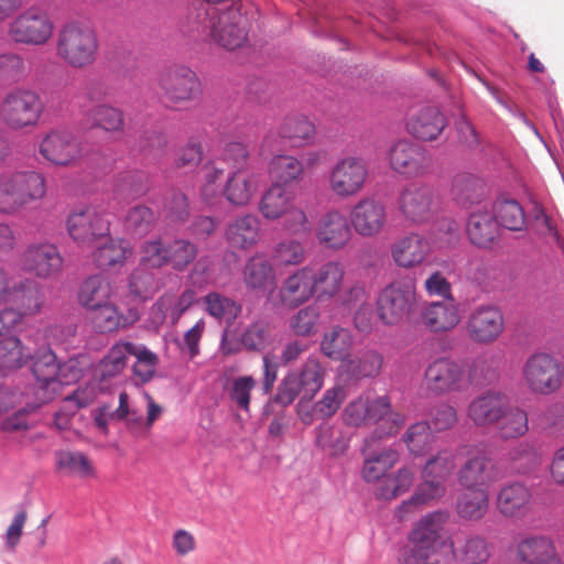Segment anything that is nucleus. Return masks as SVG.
Instances as JSON below:
<instances>
[{
    "mask_svg": "<svg viewBox=\"0 0 564 564\" xmlns=\"http://www.w3.org/2000/svg\"><path fill=\"white\" fill-rule=\"evenodd\" d=\"M344 267L337 261H327L318 267H311L312 283L317 299L332 297L341 288Z\"/></svg>",
    "mask_w": 564,
    "mask_h": 564,
    "instance_id": "nucleus-30",
    "label": "nucleus"
},
{
    "mask_svg": "<svg viewBox=\"0 0 564 564\" xmlns=\"http://www.w3.org/2000/svg\"><path fill=\"white\" fill-rule=\"evenodd\" d=\"M521 561L530 564H562L556 557L552 540L538 535L521 540L518 544Z\"/></svg>",
    "mask_w": 564,
    "mask_h": 564,
    "instance_id": "nucleus-34",
    "label": "nucleus"
},
{
    "mask_svg": "<svg viewBox=\"0 0 564 564\" xmlns=\"http://www.w3.org/2000/svg\"><path fill=\"white\" fill-rule=\"evenodd\" d=\"M56 457V464L61 470H66L72 475H78L82 478L95 476L94 467L86 455L80 452H58Z\"/></svg>",
    "mask_w": 564,
    "mask_h": 564,
    "instance_id": "nucleus-58",
    "label": "nucleus"
},
{
    "mask_svg": "<svg viewBox=\"0 0 564 564\" xmlns=\"http://www.w3.org/2000/svg\"><path fill=\"white\" fill-rule=\"evenodd\" d=\"M415 305V290L412 285L392 282L384 286L377 296L378 318L389 326L403 322Z\"/></svg>",
    "mask_w": 564,
    "mask_h": 564,
    "instance_id": "nucleus-7",
    "label": "nucleus"
},
{
    "mask_svg": "<svg viewBox=\"0 0 564 564\" xmlns=\"http://www.w3.org/2000/svg\"><path fill=\"white\" fill-rule=\"evenodd\" d=\"M451 193L458 205L467 208L482 199L485 185L479 177L470 173H459L453 180Z\"/></svg>",
    "mask_w": 564,
    "mask_h": 564,
    "instance_id": "nucleus-40",
    "label": "nucleus"
},
{
    "mask_svg": "<svg viewBox=\"0 0 564 564\" xmlns=\"http://www.w3.org/2000/svg\"><path fill=\"white\" fill-rule=\"evenodd\" d=\"M386 207L373 198L359 200L351 210L350 220L357 234L370 237L380 232L386 223Z\"/></svg>",
    "mask_w": 564,
    "mask_h": 564,
    "instance_id": "nucleus-22",
    "label": "nucleus"
},
{
    "mask_svg": "<svg viewBox=\"0 0 564 564\" xmlns=\"http://www.w3.org/2000/svg\"><path fill=\"white\" fill-rule=\"evenodd\" d=\"M149 269L155 268L144 263V253H142L139 267L129 276V290L137 297L147 299L159 289V280Z\"/></svg>",
    "mask_w": 564,
    "mask_h": 564,
    "instance_id": "nucleus-52",
    "label": "nucleus"
},
{
    "mask_svg": "<svg viewBox=\"0 0 564 564\" xmlns=\"http://www.w3.org/2000/svg\"><path fill=\"white\" fill-rule=\"evenodd\" d=\"M164 216L172 221H184L188 217V200L184 193L171 189L163 204Z\"/></svg>",
    "mask_w": 564,
    "mask_h": 564,
    "instance_id": "nucleus-64",
    "label": "nucleus"
},
{
    "mask_svg": "<svg viewBox=\"0 0 564 564\" xmlns=\"http://www.w3.org/2000/svg\"><path fill=\"white\" fill-rule=\"evenodd\" d=\"M100 240L102 243L98 245L93 253L95 265L100 270L122 267L128 254L131 253L128 243L123 240H115L110 235Z\"/></svg>",
    "mask_w": 564,
    "mask_h": 564,
    "instance_id": "nucleus-39",
    "label": "nucleus"
},
{
    "mask_svg": "<svg viewBox=\"0 0 564 564\" xmlns=\"http://www.w3.org/2000/svg\"><path fill=\"white\" fill-rule=\"evenodd\" d=\"M399 208L408 220L424 223L437 210L438 200L432 187L411 184L401 193Z\"/></svg>",
    "mask_w": 564,
    "mask_h": 564,
    "instance_id": "nucleus-14",
    "label": "nucleus"
},
{
    "mask_svg": "<svg viewBox=\"0 0 564 564\" xmlns=\"http://www.w3.org/2000/svg\"><path fill=\"white\" fill-rule=\"evenodd\" d=\"M496 425L501 438L510 440L520 437L528 431L527 412L517 406H510L507 401L503 414L499 417Z\"/></svg>",
    "mask_w": 564,
    "mask_h": 564,
    "instance_id": "nucleus-50",
    "label": "nucleus"
},
{
    "mask_svg": "<svg viewBox=\"0 0 564 564\" xmlns=\"http://www.w3.org/2000/svg\"><path fill=\"white\" fill-rule=\"evenodd\" d=\"M134 344L126 341L113 345L95 368V376L106 381L118 376L126 367L129 352H133Z\"/></svg>",
    "mask_w": 564,
    "mask_h": 564,
    "instance_id": "nucleus-41",
    "label": "nucleus"
},
{
    "mask_svg": "<svg viewBox=\"0 0 564 564\" xmlns=\"http://www.w3.org/2000/svg\"><path fill=\"white\" fill-rule=\"evenodd\" d=\"M350 236L347 218L337 210L327 213L317 230L321 243L332 249L343 248L349 241Z\"/></svg>",
    "mask_w": 564,
    "mask_h": 564,
    "instance_id": "nucleus-31",
    "label": "nucleus"
},
{
    "mask_svg": "<svg viewBox=\"0 0 564 564\" xmlns=\"http://www.w3.org/2000/svg\"><path fill=\"white\" fill-rule=\"evenodd\" d=\"M62 264V256L56 246L51 243L31 245L22 256L23 269L42 278L55 274Z\"/></svg>",
    "mask_w": 564,
    "mask_h": 564,
    "instance_id": "nucleus-21",
    "label": "nucleus"
},
{
    "mask_svg": "<svg viewBox=\"0 0 564 564\" xmlns=\"http://www.w3.org/2000/svg\"><path fill=\"white\" fill-rule=\"evenodd\" d=\"M196 301V292L193 289H185L174 301L162 296L156 305L175 323Z\"/></svg>",
    "mask_w": 564,
    "mask_h": 564,
    "instance_id": "nucleus-59",
    "label": "nucleus"
},
{
    "mask_svg": "<svg viewBox=\"0 0 564 564\" xmlns=\"http://www.w3.org/2000/svg\"><path fill=\"white\" fill-rule=\"evenodd\" d=\"M110 282L101 274L87 278L79 290V302L87 308H97L109 303L111 295Z\"/></svg>",
    "mask_w": 564,
    "mask_h": 564,
    "instance_id": "nucleus-44",
    "label": "nucleus"
},
{
    "mask_svg": "<svg viewBox=\"0 0 564 564\" xmlns=\"http://www.w3.org/2000/svg\"><path fill=\"white\" fill-rule=\"evenodd\" d=\"M229 0H203L188 8L181 31L194 40H213L226 50L241 47L248 40V19L236 8L216 7Z\"/></svg>",
    "mask_w": 564,
    "mask_h": 564,
    "instance_id": "nucleus-2",
    "label": "nucleus"
},
{
    "mask_svg": "<svg viewBox=\"0 0 564 564\" xmlns=\"http://www.w3.org/2000/svg\"><path fill=\"white\" fill-rule=\"evenodd\" d=\"M352 344V335L347 328L334 326L324 334L321 350L333 360H345L350 356Z\"/></svg>",
    "mask_w": 564,
    "mask_h": 564,
    "instance_id": "nucleus-45",
    "label": "nucleus"
},
{
    "mask_svg": "<svg viewBox=\"0 0 564 564\" xmlns=\"http://www.w3.org/2000/svg\"><path fill=\"white\" fill-rule=\"evenodd\" d=\"M391 252L399 267L412 268L423 262L430 252V243L423 236L410 234L398 240Z\"/></svg>",
    "mask_w": 564,
    "mask_h": 564,
    "instance_id": "nucleus-29",
    "label": "nucleus"
},
{
    "mask_svg": "<svg viewBox=\"0 0 564 564\" xmlns=\"http://www.w3.org/2000/svg\"><path fill=\"white\" fill-rule=\"evenodd\" d=\"M89 119L96 127L102 128L105 131H118L123 127V115L121 110L100 105L89 111Z\"/></svg>",
    "mask_w": 564,
    "mask_h": 564,
    "instance_id": "nucleus-61",
    "label": "nucleus"
},
{
    "mask_svg": "<svg viewBox=\"0 0 564 564\" xmlns=\"http://www.w3.org/2000/svg\"><path fill=\"white\" fill-rule=\"evenodd\" d=\"M443 512L436 511L424 516L409 534L411 549L404 556V564H438L436 543L440 539Z\"/></svg>",
    "mask_w": 564,
    "mask_h": 564,
    "instance_id": "nucleus-5",
    "label": "nucleus"
},
{
    "mask_svg": "<svg viewBox=\"0 0 564 564\" xmlns=\"http://www.w3.org/2000/svg\"><path fill=\"white\" fill-rule=\"evenodd\" d=\"M507 401L503 393L487 391L469 403L467 416L476 426L494 425L503 414Z\"/></svg>",
    "mask_w": 564,
    "mask_h": 564,
    "instance_id": "nucleus-23",
    "label": "nucleus"
},
{
    "mask_svg": "<svg viewBox=\"0 0 564 564\" xmlns=\"http://www.w3.org/2000/svg\"><path fill=\"white\" fill-rule=\"evenodd\" d=\"M144 263L154 268L170 264L176 271L185 270L197 257L198 249L187 239L144 241L141 247Z\"/></svg>",
    "mask_w": 564,
    "mask_h": 564,
    "instance_id": "nucleus-6",
    "label": "nucleus"
},
{
    "mask_svg": "<svg viewBox=\"0 0 564 564\" xmlns=\"http://www.w3.org/2000/svg\"><path fill=\"white\" fill-rule=\"evenodd\" d=\"M457 554L464 564H482L490 556L489 543L481 535H469L457 550Z\"/></svg>",
    "mask_w": 564,
    "mask_h": 564,
    "instance_id": "nucleus-56",
    "label": "nucleus"
},
{
    "mask_svg": "<svg viewBox=\"0 0 564 564\" xmlns=\"http://www.w3.org/2000/svg\"><path fill=\"white\" fill-rule=\"evenodd\" d=\"M257 384L252 376H240L235 378L227 387L229 399L238 409L249 412L251 391Z\"/></svg>",
    "mask_w": 564,
    "mask_h": 564,
    "instance_id": "nucleus-60",
    "label": "nucleus"
},
{
    "mask_svg": "<svg viewBox=\"0 0 564 564\" xmlns=\"http://www.w3.org/2000/svg\"><path fill=\"white\" fill-rule=\"evenodd\" d=\"M225 235L231 247L248 249L260 239V220L250 214L237 217L227 226Z\"/></svg>",
    "mask_w": 564,
    "mask_h": 564,
    "instance_id": "nucleus-33",
    "label": "nucleus"
},
{
    "mask_svg": "<svg viewBox=\"0 0 564 564\" xmlns=\"http://www.w3.org/2000/svg\"><path fill=\"white\" fill-rule=\"evenodd\" d=\"M531 491L519 481H511L500 488L497 495V509L508 518L523 516L531 500Z\"/></svg>",
    "mask_w": 564,
    "mask_h": 564,
    "instance_id": "nucleus-28",
    "label": "nucleus"
},
{
    "mask_svg": "<svg viewBox=\"0 0 564 564\" xmlns=\"http://www.w3.org/2000/svg\"><path fill=\"white\" fill-rule=\"evenodd\" d=\"M491 215L498 224L510 231H521L525 228V213L521 204L514 198L498 197L494 205Z\"/></svg>",
    "mask_w": 564,
    "mask_h": 564,
    "instance_id": "nucleus-38",
    "label": "nucleus"
},
{
    "mask_svg": "<svg viewBox=\"0 0 564 564\" xmlns=\"http://www.w3.org/2000/svg\"><path fill=\"white\" fill-rule=\"evenodd\" d=\"M445 117L435 107H426L406 122V130L414 138L431 141L444 130Z\"/></svg>",
    "mask_w": 564,
    "mask_h": 564,
    "instance_id": "nucleus-32",
    "label": "nucleus"
},
{
    "mask_svg": "<svg viewBox=\"0 0 564 564\" xmlns=\"http://www.w3.org/2000/svg\"><path fill=\"white\" fill-rule=\"evenodd\" d=\"M489 509V494L486 489H467L456 500L457 516L465 521L481 520Z\"/></svg>",
    "mask_w": 564,
    "mask_h": 564,
    "instance_id": "nucleus-37",
    "label": "nucleus"
},
{
    "mask_svg": "<svg viewBox=\"0 0 564 564\" xmlns=\"http://www.w3.org/2000/svg\"><path fill=\"white\" fill-rule=\"evenodd\" d=\"M29 360L33 361L32 373L36 383H41V400L44 402H51L63 386L79 378V370H74L67 364H58L55 354L45 343L40 345L31 337L25 343L17 336L0 338V376L6 370L21 368Z\"/></svg>",
    "mask_w": 564,
    "mask_h": 564,
    "instance_id": "nucleus-1",
    "label": "nucleus"
},
{
    "mask_svg": "<svg viewBox=\"0 0 564 564\" xmlns=\"http://www.w3.org/2000/svg\"><path fill=\"white\" fill-rule=\"evenodd\" d=\"M523 376L533 392L550 394L561 387L563 369L551 355L540 352L527 360Z\"/></svg>",
    "mask_w": 564,
    "mask_h": 564,
    "instance_id": "nucleus-9",
    "label": "nucleus"
},
{
    "mask_svg": "<svg viewBox=\"0 0 564 564\" xmlns=\"http://www.w3.org/2000/svg\"><path fill=\"white\" fill-rule=\"evenodd\" d=\"M243 280L248 288L264 290L274 283L273 268L264 257L254 256L245 265Z\"/></svg>",
    "mask_w": 564,
    "mask_h": 564,
    "instance_id": "nucleus-49",
    "label": "nucleus"
},
{
    "mask_svg": "<svg viewBox=\"0 0 564 564\" xmlns=\"http://www.w3.org/2000/svg\"><path fill=\"white\" fill-rule=\"evenodd\" d=\"M269 173L274 184L284 186L303 178L304 165L293 155L278 154L269 163Z\"/></svg>",
    "mask_w": 564,
    "mask_h": 564,
    "instance_id": "nucleus-43",
    "label": "nucleus"
},
{
    "mask_svg": "<svg viewBox=\"0 0 564 564\" xmlns=\"http://www.w3.org/2000/svg\"><path fill=\"white\" fill-rule=\"evenodd\" d=\"M315 134V126L307 117L288 116L279 129L280 143L283 147L299 148L311 142Z\"/></svg>",
    "mask_w": 564,
    "mask_h": 564,
    "instance_id": "nucleus-35",
    "label": "nucleus"
},
{
    "mask_svg": "<svg viewBox=\"0 0 564 564\" xmlns=\"http://www.w3.org/2000/svg\"><path fill=\"white\" fill-rule=\"evenodd\" d=\"M303 389V399H312L323 387L324 369L319 361L310 357L300 371H295Z\"/></svg>",
    "mask_w": 564,
    "mask_h": 564,
    "instance_id": "nucleus-55",
    "label": "nucleus"
},
{
    "mask_svg": "<svg viewBox=\"0 0 564 564\" xmlns=\"http://www.w3.org/2000/svg\"><path fill=\"white\" fill-rule=\"evenodd\" d=\"M205 311L218 321L232 323L241 312V306L234 300L218 292H209L204 296Z\"/></svg>",
    "mask_w": 564,
    "mask_h": 564,
    "instance_id": "nucleus-51",
    "label": "nucleus"
},
{
    "mask_svg": "<svg viewBox=\"0 0 564 564\" xmlns=\"http://www.w3.org/2000/svg\"><path fill=\"white\" fill-rule=\"evenodd\" d=\"M281 302L291 308L297 307L315 295L311 265L296 270L288 276L279 292Z\"/></svg>",
    "mask_w": 564,
    "mask_h": 564,
    "instance_id": "nucleus-26",
    "label": "nucleus"
},
{
    "mask_svg": "<svg viewBox=\"0 0 564 564\" xmlns=\"http://www.w3.org/2000/svg\"><path fill=\"white\" fill-rule=\"evenodd\" d=\"M34 395L36 401L33 403H28L25 406H22L14 411L12 414L8 415L1 424V427L6 432H19L25 431L32 427L36 422V413L42 404L46 402L41 400L43 392L41 391V383H36L34 389Z\"/></svg>",
    "mask_w": 564,
    "mask_h": 564,
    "instance_id": "nucleus-47",
    "label": "nucleus"
},
{
    "mask_svg": "<svg viewBox=\"0 0 564 564\" xmlns=\"http://www.w3.org/2000/svg\"><path fill=\"white\" fill-rule=\"evenodd\" d=\"M40 153L54 165L74 164L83 153L79 140L69 131L54 130L40 143Z\"/></svg>",
    "mask_w": 564,
    "mask_h": 564,
    "instance_id": "nucleus-16",
    "label": "nucleus"
},
{
    "mask_svg": "<svg viewBox=\"0 0 564 564\" xmlns=\"http://www.w3.org/2000/svg\"><path fill=\"white\" fill-rule=\"evenodd\" d=\"M293 203V194L284 186L273 183L262 195L259 209L264 218L275 220L281 218Z\"/></svg>",
    "mask_w": 564,
    "mask_h": 564,
    "instance_id": "nucleus-42",
    "label": "nucleus"
},
{
    "mask_svg": "<svg viewBox=\"0 0 564 564\" xmlns=\"http://www.w3.org/2000/svg\"><path fill=\"white\" fill-rule=\"evenodd\" d=\"M315 444L327 454L339 456L347 451L349 438L339 425L324 422L315 430Z\"/></svg>",
    "mask_w": 564,
    "mask_h": 564,
    "instance_id": "nucleus-46",
    "label": "nucleus"
},
{
    "mask_svg": "<svg viewBox=\"0 0 564 564\" xmlns=\"http://www.w3.org/2000/svg\"><path fill=\"white\" fill-rule=\"evenodd\" d=\"M464 365L449 357H440L430 362L424 378L429 391L441 395L448 392H460L469 386L482 384L487 379L488 356L479 355Z\"/></svg>",
    "mask_w": 564,
    "mask_h": 564,
    "instance_id": "nucleus-3",
    "label": "nucleus"
},
{
    "mask_svg": "<svg viewBox=\"0 0 564 564\" xmlns=\"http://www.w3.org/2000/svg\"><path fill=\"white\" fill-rule=\"evenodd\" d=\"M252 192L250 176L243 171H234L224 187V196L236 206L246 205L250 200Z\"/></svg>",
    "mask_w": 564,
    "mask_h": 564,
    "instance_id": "nucleus-53",
    "label": "nucleus"
},
{
    "mask_svg": "<svg viewBox=\"0 0 564 564\" xmlns=\"http://www.w3.org/2000/svg\"><path fill=\"white\" fill-rule=\"evenodd\" d=\"M505 318L499 307L479 305L469 315L466 332L477 344L494 343L503 332Z\"/></svg>",
    "mask_w": 564,
    "mask_h": 564,
    "instance_id": "nucleus-15",
    "label": "nucleus"
},
{
    "mask_svg": "<svg viewBox=\"0 0 564 564\" xmlns=\"http://www.w3.org/2000/svg\"><path fill=\"white\" fill-rule=\"evenodd\" d=\"M164 98L172 105L192 99L200 89L196 74L186 66L169 69L161 78Z\"/></svg>",
    "mask_w": 564,
    "mask_h": 564,
    "instance_id": "nucleus-20",
    "label": "nucleus"
},
{
    "mask_svg": "<svg viewBox=\"0 0 564 564\" xmlns=\"http://www.w3.org/2000/svg\"><path fill=\"white\" fill-rule=\"evenodd\" d=\"M393 171L409 177L424 175L431 166V158L422 144L400 140L389 152Z\"/></svg>",
    "mask_w": 564,
    "mask_h": 564,
    "instance_id": "nucleus-12",
    "label": "nucleus"
},
{
    "mask_svg": "<svg viewBox=\"0 0 564 564\" xmlns=\"http://www.w3.org/2000/svg\"><path fill=\"white\" fill-rule=\"evenodd\" d=\"M12 174L13 196L17 212L34 200L44 197L46 193L45 177L34 171L15 172Z\"/></svg>",
    "mask_w": 564,
    "mask_h": 564,
    "instance_id": "nucleus-27",
    "label": "nucleus"
},
{
    "mask_svg": "<svg viewBox=\"0 0 564 564\" xmlns=\"http://www.w3.org/2000/svg\"><path fill=\"white\" fill-rule=\"evenodd\" d=\"M89 311L93 312L91 324L97 333H112L126 326L123 316L118 313L116 306L109 303L97 308H90Z\"/></svg>",
    "mask_w": 564,
    "mask_h": 564,
    "instance_id": "nucleus-57",
    "label": "nucleus"
},
{
    "mask_svg": "<svg viewBox=\"0 0 564 564\" xmlns=\"http://www.w3.org/2000/svg\"><path fill=\"white\" fill-rule=\"evenodd\" d=\"M501 478V473L491 457L478 452L468 457L458 471V482L466 489H486Z\"/></svg>",
    "mask_w": 564,
    "mask_h": 564,
    "instance_id": "nucleus-17",
    "label": "nucleus"
},
{
    "mask_svg": "<svg viewBox=\"0 0 564 564\" xmlns=\"http://www.w3.org/2000/svg\"><path fill=\"white\" fill-rule=\"evenodd\" d=\"M98 40L94 30L78 23L65 24L58 33L56 52L67 65L83 68L96 59Z\"/></svg>",
    "mask_w": 564,
    "mask_h": 564,
    "instance_id": "nucleus-4",
    "label": "nucleus"
},
{
    "mask_svg": "<svg viewBox=\"0 0 564 564\" xmlns=\"http://www.w3.org/2000/svg\"><path fill=\"white\" fill-rule=\"evenodd\" d=\"M53 33L50 17L42 11L30 9L18 15L9 28L10 37L17 43L41 45Z\"/></svg>",
    "mask_w": 564,
    "mask_h": 564,
    "instance_id": "nucleus-10",
    "label": "nucleus"
},
{
    "mask_svg": "<svg viewBox=\"0 0 564 564\" xmlns=\"http://www.w3.org/2000/svg\"><path fill=\"white\" fill-rule=\"evenodd\" d=\"M154 221L155 215L153 210L144 205L134 206L126 218L127 227L139 236L149 232Z\"/></svg>",
    "mask_w": 564,
    "mask_h": 564,
    "instance_id": "nucleus-63",
    "label": "nucleus"
},
{
    "mask_svg": "<svg viewBox=\"0 0 564 564\" xmlns=\"http://www.w3.org/2000/svg\"><path fill=\"white\" fill-rule=\"evenodd\" d=\"M67 230L75 241L91 245L110 234V221L96 208L87 207L68 216Z\"/></svg>",
    "mask_w": 564,
    "mask_h": 564,
    "instance_id": "nucleus-13",
    "label": "nucleus"
},
{
    "mask_svg": "<svg viewBox=\"0 0 564 564\" xmlns=\"http://www.w3.org/2000/svg\"><path fill=\"white\" fill-rule=\"evenodd\" d=\"M42 102L37 94L28 89L9 93L1 106L0 118L12 129L34 126L42 113Z\"/></svg>",
    "mask_w": 564,
    "mask_h": 564,
    "instance_id": "nucleus-8",
    "label": "nucleus"
},
{
    "mask_svg": "<svg viewBox=\"0 0 564 564\" xmlns=\"http://www.w3.org/2000/svg\"><path fill=\"white\" fill-rule=\"evenodd\" d=\"M367 398V425L378 426L371 434L372 440L397 434L404 423V416L392 411L390 399L387 395L375 399Z\"/></svg>",
    "mask_w": 564,
    "mask_h": 564,
    "instance_id": "nucleus-19",
    "label": "nucleus"
},
{
    "mask_svg": "<svg viewBox=\"0 0 564 564\" xmlns=\"http://www.w3.org/2000/svg\"><path fill=\"white\" fill-rule=\"evenodd\" d=\"M319 319L317 307L306 306L301 308L290 321V328L296 336H310L316 332Z\"/></svg>",
    "mask_w": 564,
    "mask_h": 564,
    "instance_id": "nucleus-62",
    "label": "nucleus"
},
{
    "mask_svg": "<svg viewBox=\"0 0 564 564\" xmlns=\"http://www.w3.org/2000/svg\"><path fill=\"white\" fill-rule=\"evenodd\" d=\"M44 303V294L34 280H24L13 288L8 286L6 301V310L12 311L19 315V322L29 315L36 314Z\"/></svg>",
    "mask_w": 564,
    "mask_h": 564,
    "instance_id": "nucleus-18",
    "label": "nucleus"
},
{
    "mask_svg": "<svg viewBox=\"0 0 564 564\" xmlns=\"http://www.w3.org/2000/svg\"><path fill=\"white\" fill-rule=\"evenodd\" d=\"M398 459L399 453L393 448L368 456L362 467L364 479L368 482L380 480Z\"/></svg>",
    "mask_w": 564,
    "mask_h": 564,
    "instance_id": "nucleus-54",
    "label": "nucleus"
},
{
    "mask_svg": "<svg viewBox=\"0 0 564 564\" xmlns=\"http://www.w3.org/2000/svg\"><path fill=\"white\" fill-rule=\"evenodd\" d=\"M466 231L473 245L489 248L499 234L498 224L488 210H477L469 215Z\"/></svg>",
    "mask_w": 564,
    "mask_h": 564,
    "instance_id": "nucleus-36",
    "label": "nucleus"
},
{
    "mask_svg": "<svg viewBox=\"0 0 564 564\" xmlns=\"http://www.w3.org/2000/svg\"><path fill=\"white\" fill-rule=\"evenodd\" d=\"M367 176L368 169L361 159L344 158L329 173V187L339 197L354 196L362 189Z\"/></svg>",
    "mask_w": 564,
    "mask_h": 564,
    "instance_id": "nucleus-11",
    "label": "nucleus"
},
{
    "mask_svg": "<svg viewBox=\"0 0 564 564\" xmlns=\"http://www.w3.org/2000/svg\"><path fill=\"white\" fill-rule=\"evenodd\" d=\"M455 467L454 456L447 451H441L432 456L422 469L423 481L420 485H429L426 490L430 497L436 499L446 492L445 481Z\"/></svg>",
    "mask_w": 564,
    "mask_h": 564,
    "instance_id": "nucleus-24",
    "label": "nucleus"
},
{
    "mask_svg": "<svg viewBox=\"0 0 564 564\" xmlns=\"http://www.w3.org/2000/svg\"><path fill=\"white\" fill-rule=\"evenodd\" d=\"M402 441L412 455L423 456L432 449L435 435L429 421H419L406 429Z\"/></svg>",
    "mask_w": 564,
    "mask_h": 564,
    "instance_id": "nucleus-48",
    "label": "nucleus"
},
{
    "mask_svg": "<svg viewBox=\"0 0 564 564\" xmlns=\"http://www.w3.org/2000/svg\"><path fill=\"white\" fill-rule=\"evenodd\" d=\"M421 317L423 324L434 333L447 332L460 321L458 305L453 296L427 304Z\"/></svg>",
    "mask_w": 564,
    "mask_h": 564,
    "instance_id": "nucleus-25",
    "label": "nucleus"
}]
</instances>
